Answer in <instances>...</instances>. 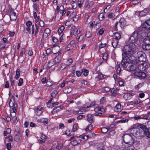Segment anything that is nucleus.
<instances>
[{
  "label": "nucleus",
  "instance_id": "obj_1",
  "mask_svg": "<svg viewBox=\"0 0 150 150\" xmlns=\"http://www.w3.org/2000/svg\"><path fill=\"white\" fill-rule=\"evenodd\" d=\"M135 45L133 43L125 45L122 49V58L127 56L133 55L135 52Z\"/></svg>",
  "mask_w": 150,
  "mask_h": 150
},
{
  "label": "nucleus",
  "instance_id": "obj_2",
  "mask_svg": "<svg viewBox=\"0 0 150 150\" xmlns=\"http://www.w3.org/2000/svg\"><path fill=\"white\" fill-rule=\"evenodd\" d=\"M121 65L124 69L128 71H135L136 69L135 65L122 58Z\"/></svg>",
  "mask_w": 150,
  "mask_h": 150
},
{
  "label": "nucleus",
  "instance_id": "obj_3",
  "mask_svg": "<svg viewBox=\"0 0 150 150\" xmlns=\"http://www.w3.org/2000/svg\"><path fill=\"white\" fill-rule=\"evenodd\" d=\"M139 39H144L150 33L148 30L142 29V28H139L136 30Z\"/></svg>",
  "mask_w": 150,
  "mask_h": 150
},
{
  "label": "nucleus",
  "instance_id": "obj_4",
  "mask_svg": "<svg viewBox=\"0 0 150 150\" xmlns=\"http://www.w3.org/2000/svg\"><path fill=\"white\" fill-rule=\"evenodd\" d=\"M138 128H141L143 131H144L147 128L146 126L142 124L137 123L134 124L132 126H131L130 128L128 130V131L131 133H133V131L134 130V129Z\"/></svg>",
  "mask_w": 150,
  "mask_h": 150
},
{
  "label": "nucleus",
  "instance_id": "obj_5",
  "mask_svg": "<svg viewBox=\"0 0 150 150\" xmlns=\"http://www.w3.org/2000/svg\"><path fill=\"white\" fill-rule=\"evenodd\" d=\"M123 138L124 142L127 144H129L130 145L134 144L136 142L133 140L132 136L129 134H124Z\"/></svg>",
  "mask_w": 150,
  "mask_h": 150
},
{
  "label": "nucleus",
  "instance_id": "obj_6",
  "mask_svg": "<svg viewBox=\"0 0 150 150\" xmlns=\"http://www.w3.org/2000/svg\"><path fill=\"white\" fill-rule=\"evenodd\" d=\"M138 63L139 62H144L146 60V55L142 51H139L137 54Z\"/></svg>",
  "mask_w": 150,
  "mask_h": 150
},
{
  "label": "nucleus",
  "instance_id": "obj_7",
  "mask_svg": "<svg viewBox=\"0 0 150 150\" xmlns=\"http://www.w3.org/2000/svg\"><path fill=\"white\" fill-rule=\"evenodd\" d=\"M123 58L128 61V62L132 63L134 64H135V63L137 64L138 63V60H137L136 58L133 56V55L125 57H123Z\"/></svg>",
  "mask_w": 150,
  "mask_h": 150
},
{
  "label": "nucleus",
  "instance_id": "obj_8",
  "mask_svg": "<svg viewBox=\"0 0 150 150\" xmlns=\"http://www.w3.org/2000/svg\"><path fill=\"white\" fill-rule=\"evenodd\" d=\"M144 64H145L144 63L140 64L139 62L136 65L135 64V67H136V69H135V71H145L146 68Z\"/></svg>",
  "mask_w": 150,
  "mask_h": 150
},
{
  "label": "nucleus",
  "instance_id": "obj_9",
  "mask_svg": "<svg viewBox=\"0 0 150 150\" xmlns=\"http://www.w3.org/2000/svg\"><path fill=\"white\" fill-rule=\"evenodd\" d=\"M138 38V35L136 31H135L131 35L129 38V40L131 43H135L137 41Z\"/></svg>",
  "mask_w": 150,
  "mask_h": 150
},
{
  "label": "nucleus",
  "instance_id": "obj_10",
  "mask_svg": "<svg viewBox=\"0 0 150 150\" xmlns=\"http://www.w3.org/2000/svg\"><path fill=\"white\" fill-rule=\"evenodd\" d=\"M134 131V129L133 131V133L132 134H135L137 138L141 139L144 137V132L143 130L139 129L137 130H136L135 132Z\"/></svg>",
  "mask_w": 150,
  "mask_h": 150
},
{
  "label": "nucleus",
  "instance_id": "obj_11",
  "mask_svg": "<svg viewBox=\"0 0 150 150\" xmlns=\"http://www.w3.org/2000/svg\"><path fill=\"white\" fill-rule=\"evenodd\" d=\"M139 28H142V29L148 30L150 28V19L147 20L142 23L141 26Z\"/></svg>",
  "mask_w": 150,
  "mask_h": 150
},
{
  "label": "nucleus",
  "instance_id": "obj_12",
  "mask_svg": "<svg viewBox=\"0 0 150 150\" xmlns=\"http://www.w3.org/2000/svg\"><path fill=\"white\" fill-rule=\"evenodd\" d=\"M134 75L138 77L140 79H144L146 76V74L143 71H136L134 73Z\"/></svg>",
  "mask_w": 150,
  "mask_h": 150
},
{
  "label": "nucleus",
  "instance_id": "obj_13",
  "mask_svg": "<svg viewBox=\"0 0 150 150\" xmlns=\"http://www.w3.org/2000/svg\"><path fill=\"white\" fill-rule=\"evenodd\" d=\"M77 139L78 137L72 136L71 137L69 140H72L71 143L72 145L75 146L79 143V141Z\"/></svg>",
  "mask_w": 150,
  "mask_h": 150
},
{
  "label": "nucleus",
  "instance_id": "obj_14",
  "mask_svg": "<svg viewBox=\"0 0 150 150\" xmlns=\"http://www.w3.org/2000/svg\"><path fill=\"white\" fill-rule=\"evenodd\" d=\"M94 4L93 1L87 0L85 3L84 7L86 9H89L93 6Z\"/></svg>",
  "mask_w": 150,
  "mask_h": 150
},
{
  "label": "nucleus",
  "instance_id": "obj_15",
  "mask_svg": "<svg viewBox=\"0 0 150 150\" xmlns=\"http://www.w3.org/2000/svg\"><path fill=\"white\" fill-rule=\"evenodd\" d=\"M75 41L74 40H71L69 44L67 45L66 49L67 51L69 50L70 49L73 48L74 46Z\"/></svg>",
  "mask_w": 150,
  "mask_h": 150
},
{
  "label": "nucleus",
  "instance_id": "obj_16",
  "mask_svg": "<svg viewBox=\"0 0 150 150\" xmlns=\"http://www.w3.org/2000/svg\"><path fill=\"white\" fill-rule=\"evenodd\" d=\"M42 108V107L40 106H38L35 108V111L36 114L38 115H40L43 112Z\"/></svg>",
  "mask_w": 150,
  "mask_h": 150
},
{
  "label": "nucleus",
  "instance_id": "obj_17",
  "mask_svg": "<svg viewBox=\"0 0 150 150\" xmlns=\"http://www.w3.org/2000/svg\"><path fill=\"white\" fill-rule=\"evenodd\" d=\"M87 121L90 123H93L94 121L93 116L91 114L87 115L86 116Z\"/></svg>",
  "mask_w": 150,
  "mask_h": 150
},
{
  "label": "nucleus",
  "instance_id": "obj_18",
  "mask_svg": "<svg viewBox=\"0 0 150 150\" xmlns=\"http://www.w3.org/2000/svg\"><path fill=\"white\" fill-rule=\"evenodd\" d=\"M10 17L11 21H15L16 19V13L13 11H11L10 13Z\"/></svg>",
  "mask_w": 150,
  "mask_h": 150
},
{
  "label": "nucleus",
  "instance_id": "obj_19",
  "mask_svg": "<svg viewBox=\"0 0 150 150\" xmlns=\"http://www.w3.org/2000/svg\"><path fill=\"white\" fill-rule=\"evenodd\" d=\"M26 25L27 26V27L25 29L26 31L30 33L31 32V29L30 27L32 25V23L31 21H28L26 22Z\"/></svg>",
  "mask_w": 150,
  "mask_h": 150
},
{
  "label": "nucleus",
  "instance_id": "obj_20",
  "mask_svg": "<svg viewBox=\"0 0 150 150\" xmlns=\"http://www.w3.org/2000/svg\"><path fill=\"white\" fill-rule=\"evenodd\" d=\"M142 49L145 50H150V43L147 44L144 43L142 45Z\"/></svg>",
  "mask_w": 150,
  "mask_h": 150
},
{
  "label": "nucleus",
  "instance_id": "obj_21",
  "mask_svg": "<svg viewBox=\"0 0 150 150\" xmlns=\"http://www.w3.org/2000/svg\"><path fill=\"white\" fill-rule=\"evenodd\" d=\"M143 41L144 43H146L147 44L150 43V33H149V35L146 37L144 38Z\"/></svg>",
  "mask_w": 150,
  "mask_h": 150
},
{
  "label": "nucleus",
  "instance_id": "obj_22",
  "mask_svg": "<svg viewBox=\"0 0 150 150\" xmlns=\"http://www.w3.org/2000/svg\"><path fill=\"white\" fill-rule=\"evenodd\" d=\"M122 109V108L121 107V105L120 103L117 104L115 108V110L117 112H120Z\"/></svg>",
  "mask_w": 150,
  "mask_h": 150
},
{
  "label": "nucleus",
  "instance_id": "obj_23",
  "mask_svg": "<svg viewBox=\"0 0 150 150\" xmlns=\"http://www.w3.org/2000/svg\"><path fill=\"white\" fill-rule=\"evenodd\" d=\"M119 23L122 28L124 27L126 24V21L124 18H121L119 21Z\"/></svg>",
  "mask_w": 150,
  "mask_h": 150
},
{
  "label": "nucleus",
  "instance_id": "obj_24",
  "mask_svg": "<svg viewBox=\"0 0 150 150\" xmlns=\"http://www.w3.org/2000/svg\"><path fill=\"white\" fill-rule=\"evenodd\" d=\"M149 12V9H146L144 10L143 11H141L139 13V15L140 16H143L146 15L147 13Z\"/></svg>",
  "mask_w": 150,
  "mask_h": 150
},
{
  "label": "nucleus",
  "instance_id": "obj_25",
  "mask_svg": "<svg viewBox=\"0 0 150 150\" xmlns=\"http://www.w3.org/2000/svg\"><path fill=\"white\" fill-rule=\"evenodd\" d=\"M134 119L135 120H138L139 119H146L148 120V117H146V116H144L143 115L142 116H135L134 117Z\"/></svg>",
  "mask_w": 150,
  "mask_h": 150
},
{
  "label": "nucleus",
  "instance_id": "obj_26",
  "mask_svg": "<svg viewBox=\"0 0 150 150\" xmlns=\"http://www.w3.org/2000/svg\"><path fill=\"white\" fill-rule=\"evenodd\" d=\"M76 27L75 26H73L71 27L70 31V36L72 37L74 35V33H75Z\"/></svg>",
  "mask_w": 150,
  "mask_h": 150
},
{
  "label": "nucleus",
  "instance_id": "obj_27",
  "mask_svg": "<svg viewBox=\"0 0 150 150\" xmlns=\"http://www.w3.org/2000/svg\"><path fill=\"white\" fill-rule=\"evenodd\" d=\"M61 107L58 106L54 108L53 110L52 111L51 113L52 114H54L55 113H57L61 109Z\"/></svg>",
  "mask_w": 150,
  "mask_h": 150
},
{
  "label": "nucleus",
  "instance_id": "obj_28",
  "mask_svg": "<svg viewBox=\"0 0 150 150\" xmlns=\"http://www.w3.org/2000/svg\"><path fill=\"white\" fill-rule=\"evenodd\" d=\"M121 38V35L119 33L117 32L114 33V38L116 40H119Z\"/></svg>",
  "mask_w": 150,
  "mask_h": 150
},
{
  "label": "nucleus",
  "instance_id": "obj_29",
  "mask_svg": "<svg viewBox=\"0 0 150 150\" xmlns=\"http://www.w3.org/2000/svg\"><path fill=\"white\" fill-rule=\"evenodd\" d=\"M119 90L118 89H112L111 91V93L114 96H115L118 93Z\"/></svg>",
  "mask_w": 150,
  "mask_h": 150
},
{
  "label": "nucleus",
  "instance_id": "obj_30",
  "mask_svg": "<svg viewBox=\"0 0 150 150\" xmlns=\"http://www.w3.org/2000/svg\"><path fill=\"white\" fill-rule=\"evenodd\" d=\"M108 17L112 20H115L116 18V16L113 13H110L108 14Z\"/></svg>",
  "mask_w": 150,
  "mask_h": 150
},
{
  "label": "nucleus",
  "instance_id": "obj_31",
  "mask_svg": "<svg viewBox=\"0 0 150 150\" xmlns=\"http://www.w3.org/2000/svg\"><path fill=\"white\" fill-rule=\"evenodd\" d=\"M144 132V136L145 135L148 138H150V132L147 128Z\"/></svg>",
  "mask_w": 150,
  "mask_h": 150
},
{
  "label": "nucleus",
  "instance_id": "obj_32",
  "mask_svg": "<svg viewBox=\"0 0 150 150\" xmlns=\"http://www.w3.org/2000/svg\"><path fill=\"white\" fill-rule=\"evenodd\" d=\"M20 133L18 132H17V133L16 134L14 138L15 141L16 142H18L20 139Z\"/></svg>",
  "mask_w": 150,
  "mask_h": 150
},
{
  "label": "nucleus",
  "instance_id": "obj_33",
  "mask_svg": "<svg viewBox=\"0 0 150 150\" xmlns=\"http://www.w3.org/2000/svg\"><path fill=\"white\" fill-rule=\"evenodd\" d=\"M105 78V76L103 74H100L98 75V76L96 77V79L98 80H100L103 79H104Z\"/></svg>",
  "mask_w": 150,
  "mask_h": 150
},
{
  "label": "nucleus",
  "instance_id": "obj_34",
  "mask_svg": "<svg viewBox=\"0 0 150 150\" xmlns=\"http://www.w3.org/2000/svg\"><path fill=\"white\" fill-rule=\"evenodd\" d=\"M93 125H92L90 124L87 126L85 129L86 131H91L93 128Z\"/></svg>",
  "mask_w": 150,
  "mask_h": 150
},
{
  "label": "nucleus",
  "instance_id": "obj_35",
  "mask_svg": "<svg viewBox=\"0 0 150 150\" xmlns=\"http://www.w3.org/2000/svg\"><path fill=\"white\" fill-rule=\"evenodd\" d=\"M118 41L117 40H114L112 42V46L114 48L116 47L118 44Z\"/></svg>",
  "mask_w": 150,
  "mask_h": 150
},
{
  "label": "nucleus",
  "instance_id": "obj_36",
  "mask_svg": "<svg viewBox=\"0 0 150 150\" xmlns=\"http://www.w3.org/2000/svg\"><path fill=\"white\" fill-rule=\"evenodd\" d=\"M82 73L85 76H87L88 73V71L85 69H83L82 70Z\"/></svg>",
  "mask_w": 150,
  "mask_h": 150
},
{
  "label": "nucleus",
  "instance_id": "obj_37",
  "mask_svg": "<svg viewBox=\"0 0 150 150\" xmlns=\"http://www.w3.org/2000/svg\"><path fill=\"white\" fill-rule=\"evenodd\" d=\"M20 70L17 69L16 71V74L15 76V79H17L19 77L20 75Z\"/></svg>",
  "mask_w": 150,
  "mask_h": 150
},
{
  "label": "nucleus",
  "instance_id": "obj_38",
  "mask_svg": "<svg viewBox=\"0 0 150 150\" xmlns=\"http://www.w3.org/2000/svg\"><path fill=\"white\" fill-rule=\"evenodd\" d=\"M61 60V58L60 56H56L54 59V61L56 62L59 63L60 62Z\"/></svg>",
  "mask_w": 150,
  "mask_h": 150
},
{
  "label": "nucleus",
  "instance_id": "obj_39",
  "mask_svg": "<svg viewBox=\"0 0 150 150\" xmlns=\"http://www.w3.org/2000/svg\"><path fill=\"white\" fill-rule=\"evenodd\" d=\"M118 82L120 86H123L124 83V81L118 77Z\"/></svg>",
  "mask_w": 150,
  "mask_h": 150
},
{
  "label": "nucleus",
  "instance_id": "obj_40",
  "mask_svg": "<svg viewBox=\"0 0 150 150\" xmlns=\"http://www.w3.org/2000/svg\"><path fill=\"white\" fill-rule=\"evenodd\" d=\"M58 93V92L57 90H54L52 92L51 96L52 98L55 97L57 94Z\"/></svg>",
  "mask_w": 150,
  "mask_h": 150
},
{
  "label": "nucleus",
  "instance_id": "obj_41",
  "mask_svg": "<svg viewBox=\"0 0 150 150\" xmlns=\"http://www.w3.org/2000/svg\"><path fill=\"white\" fill-rule=\"evenodd\" d=\"M65 28L64 26H62L58 30V32L59 34L62 33Z\"/></svg>",
  "mask_w": 150,
  "mask_h": 150
},
{
  "label": "nucleus",
  "instance_id": "obj_42",
  "mask_svg": "<svg viewBox=\"0 0 150 150\" xmlns=\"http://www.w3.org/2000/svg\"><path fill=\"white\" fill-rule=\"evenodd\" d=\"M121 71V68L120 67V65L119 64L117 65V69L116 72L117 74H119Z\"/></svg>",
  "mask_w": 150,
  "mask_h": 150
},
{
  "label": "nucleus",
  "instance_id": "obj_43",
  "mask_svg": "<svg viewBox=\"0 0 150 150\" xmlns=\"http://www.w3.org/2000/svg\"><path fill=\"white\" fill-rule=\"evenodd\" d=\"M98 18L100 21H102L104 18V16L103 13H100L98 17Z\"/></svg>",
  "mask_w": 150,
  "mask_h": 150
},
{
  "label": "nucleus",
  "instance_id": "obj_44",
  "mask_svg": "<svg viewBox=\"0 0 150 150\" xmlns=\"http://www.w3.org/2000/svg\"><path fill=\"white\" fill-rule=\"evenodd\" d=\"M108 58V54L107 53H104L103 54L102 57V59L104 61H106Z\"/></svg>",
  "mask_w": 150,
  "mask_h": 150
},
{
  "label": "nucleus",
  "instance_id": "obj_45",
  "mask_svg": "<svg viewBox=\"0 0 150 150\" xmlns=\"http://www.w3.org/2000/svg\"><path fill=\"white\" fill-rule=\"evenodd\" d=\"M144 82H142V83H139V84H138L137 85L135 86V88L136 89L138 90L139 88L141 87L144 85Z\"/></svg>",
  "mask_w": 150,
  "mask_h": 150
},
{
  "label": "nucleus",
  "instance_id": "obj_46",
  "mask_svg": "<svg viewBox=\"0 0 150 150\" xmlns=\"http://www.w3.org/2000/svg\"><path fill=\"white\" fill-rule=\"evenodd\" d=\"M83 3V0H78V6L79 7L81 8Z\"/></svg>",
  "mask_w": 150,
  "mask_h": 150
},
{
  "label": "nucleus",
  "instance_id": "obj_47",
  "mask_svg": "<svg viewBox=\"0 0 150 150\" xmlns=\"http://www.w3.org/2000/svg\"><path fill=\"white\" fill-rule=\"evenodd\" d=\"M54 64V62L52 61H50L48 62L47 66L49 67H51Z\"/></svg>",
  "mask_w": 150,
  "mask_h": 150
},
{
  "label": "nucleus",
  "instance_id": "obj_48",
  "mask_svg": "<svg viewBox=\"0 0 150 150\" xmlns=\"http://www.w3.org/2000/svg\"><path fill=\"white\" fill-rule=\"evenodd\" d=\"M96 109H97L98 111H100L103 112H105V110L104 108L100 107H97L96 108Z\"/></svg>",
  "mask_w": 150,
  "mask_h": 150
},
{
  "label": "nucleus",
  "instance_id": "obj_49",
  "mask_svg": "<svg viewBox=\"0 0 150 150\" xmlns=\"http://www.w3.org/2000/svg\"><path fill=\"white\" fill-rule=\"evenodd\" d=\"M35 35H36L38 31V30L39 28V27L37 26V24L35 23Z\"/></svg>",
  "mask_w": 150,
  "mask_h": 150
},
{
  "label": "nucleus",
  "instance_id": "obj_50",
  "mask_svg": "<svg viewBox=\"0 0 150 150\" xmlns=\"http://www.w3.org/2000/svg\"><path fill=\"white\" fill-rule=\"evenodd\" d=\"M104 29L102 28L100 29L98 32V34H99L100 35H102L104 33Z\"/></svg>",
  "mask_w": 150,
  "mask_h": 150
},
{
  "label": "nucleus",
  "instance_id": "obj_51",
  "mask_svg": "<svg viewBox=\"0 0 150 150\" xmlns=\"http://www.w3.org/2000/svg\"><path fill=\"white\" fill-rule=\"evenodd\" d=\"M78 128V124H75L73 127L72 131L73 132L76 131Z\"/></svg>",
  "mask_w": 150,
  "mask_h": 150
},
{
  "label": "nucleus",
  "instance_id": "obj_52",
  "mask_svg": "<svg viewBox=\"0 0 150 150\" xmlns=\"http://www.w3.org/2000/svg\"><path fill=\"white\" fill-rule=\"evenodd\" d=\"M140 103V100L138 98V99L137 100H136V101H134V102L131 101L130 102V103H131V104H132V103H134L135 104H138L139 103Z\"/></svg>",
  "mask_w": 150,
  "mask_h": 150
},
{
  "label": "nucleus",
  "instance_id": "obj_53",
  "mask_svg": "<svg viewBox=\"0 0 150 150\" xmlns=\"http://www.w3.org/2000/svg\"><path fill=\"white\" fill-rule=\"evenodd\" d=\"M85 36L87 38H89L92 36L91 33L90 31L87 32L85 34Z\"/></svg>",
  "mask_w": 150,
  "mask_h": 150
},
{
  "label": "nucleus",
  "instance_id": "obj_54",
  "mask_svg": "<svg viewBox=\"0 0 150 150\" xmlns=\"http://www.w3.org/2000/svg\"><path fill=\"white\" fill-rule=\"evenodd\" d=\"M9 106L10 107H13V108H14V109L16 110V107L17 106V105L15 104H13V102L11 101H10L9 103Z\"/></svg>",
  "mask_w": 150,
  "mask_h": 150
},
{
  "label": "nucleus",
  "instance_id": "obj_55",
  "mask_svg": "<svg viewBox=\"0 0 150 150\" xmlns=\"http://www.w3.org/2000/svg\"><path fill=\"white\" fill-rule=\"evenodd\" d=\"M23 79L22 78H20L19 80V82L18 83V85L19 86H21L23 84Z\"/></svg>",
  "mask_w": 150,
  "mask_h": 150
},
{
  "label": "nucleus",
  "instance_id": "obj_56",
  "mask_svg": "<svg viewBox=\"0 0 150 150\" xmlns=\"http://www.w3.org/2000/svg\"><path fill=\"white\" fill-rule=\"evenodd\" d=\"M48 120L47 119L42 118V122L44 123V125H46L47 124Z\"/></svg>",
  "mask_w": 150,
  "mask_h": 150
},
{
  "label": "nucleus",
  "instance_id": "obj_57",
  "mask_svg": "<svg viewBox=\"0 0 150 150\" xmlns=\"http://www.w3.org/2000/svg\"><path fill=\"white\" fill-rule=\"evenodd\" d=\"M108 131V129L105 127H103L101 128V131L103 133H106Z\"/></svg>",
  "mask_w": 150,
  "mask_h": 150
},
{
  "label": "nucleus",
  "instance_id": "obj_58",
  "mask_svg": "<svg viewBox=\"0 0 150 150\" xmlns=\"http://www.w3.org/2000/svg\"><path fill=\"white\" fill-rule=\"evenodd\" d=\"M80 33L81 29H78L76 31H75V33H74V35L76 36L78 34H80Z\"/></svg>",
  "mask_w": 150,
  "mask_h": 150
},
{
  "label": "nucleus",
  "instance_id": "obj_59",
  "mask_svg": "<svg viewBox=\"0 0 150 150\" xmlns=\"http://www.w3.org/2000/svg\"><path fill=\"white\" fill-rule=\"evenodd\" d=\"M91 107L90 103H86L83 106L84 108H88Z\"/></svg>",
  "mask_w": 150,
  "mask_h": 150
},
{
  "label": "nucleus",
  "instance_id": "obj_60",
  "mask_svg": "<svg viewBox=\"0 0 150 150\" xmlns=\"http://www.w3.org/2000/svg\"><path fill=\"white\" fill-rule=\"evenodd\" d=\"M50 30L49 29L47 28L45 30L44 33H45V34H47V36L48 35V34H50Z\"/></svg>",
  "mask_w": 150,
  "mask_h": 150
},
{
  "label": "nucleus",
  "instance_id": "obj_61",
  "mask_svg": "<svg viewBox=\"0 0 150 150\" xmlns=\"http://www.w3.org/2000/svg\"><path fill=\"white\" fill-rule=\"evenodd\" d=\"M85 117V116L83 115H80L77 117V119L80 120Z\"/></svg>",
  "mask_w": 150,
  "mask_h": 150
},
{
  "label": "nucleus",
  "instance_id": "obj_62",
  "mask_svg": "<svg viewBox=\"0 0 150 150\" xmlns=\"http://www.w3.org/2000/svg\"><path fill=\"white\" fill-rule=\"evenodd\" d=\"M79 110H78L79 112H81V114H82V113H83L84 112H85L86 111V110L85 109H84V108H79Z\"/></svg>",
  "mask_w": 150,
  "mask_h": 150
},
{
  "label": "nucleus",
  "instance_id": "obj_63",
  "mask_svg": "<svg viewBox=\"0 0 150 150\" xmlns=\"http://www.w3.org/2000/svg\"><path fill=\"white\" fill-rule=\"evenodd\" d=\"M105 101V97H103L100 99V104H103Z\"/></svg>",
  "mask_w": 150,
  "mask_h": 150
},
{
  "label": "nucleus",
  "instance_id": "obj_64",
  "mask_svg": "<svg viewBox=\"0 0 150 150\" xmlns=\"http://www.w3.org/2000/svg\"><path fill=\"white\" fill-rule=\"evenodd\" d=\"M7 149L8 150H10L11 148V144L10 143H8L6 144Z\"/></svg>",
  "mask_w": 150,
  "mask_h": 150
}]
</instances>
